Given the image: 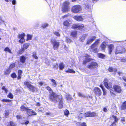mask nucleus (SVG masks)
<instances>
[{
    "label": "nucleus",
    "instance_id": "nucleus-43",
    "mask_svg": "<svg viewBox=\"0 0 126 126\" xmlns=\"http://www.w3.org/2000/svg\"><path fill=\"white\" fill-rule=\"evenodd\" d=\"M53 33L56 36L58 37H59L60 36V34L59 33L57 32H53Z\"/></svg>",
    "mask_w": 126,
    "mask_h": 126
},
{
    "label": "nucleus",
    "instance_id": "nucleus-39",
    "mask_svg": "<svg viewBox=\"0 0 126 126\" xmlns=\"http://www.w3.org/2000/svg\"><path fill=\"white\" fill-rule=\"evenodd\" d=\"M73 29H78V24H73L72 27Z\"/></svg>",
    "mask_w": 126,
    "mask_h": 126
},
{
    "label": "nucleus",
    "instance_id": "nucleus-14",
    "mask_svg": "<svg viewBox=\"0 0 126 126\" xmlns=\"http://www.w3.org/2000/svg\"><path fill=\"white\" fill-rule=\"evenodd\" d=\"M85 60L83 62V64H86L87 62H89L91 60V59L89 58L88 56H84Z\"/></svg>",
    "mask_w": 126,
    "mask_h": 126
},
{
    "label": "nucleus",
    "instance_id": "nucleus-15",
    "mask_svg": "<svg viewBox=\"0 0 126 126\" xmlns=\"http://www.w3.org/2000/svg\"><path fill=\"white\" fill-rule=\"evenodd\" d=\"M27 58L24 56H22L20 57V61L22 63H24L25 62V60Z\"/></svg>",
    "mask_w": 126,
    "mask_h": 126
},
{
    "label": "nucleus",
    "instance_id": "nucleus-46",
    "mask_svg": "<svg viewBox=\"0 0 126 126\" xmlns=\"http://www.w3.org/2000/svg\"><path fill=\"white\" fill-rule=\"evenodd\" d=\"M78 96L79 97H85L84 95L82 94V93L79 92L78 93Z\"/></svg>",
    "mask_w": 126,
    "mask_h": 126
},
{
    "label": "nucleus",
    "instance_id": "nucleus-42",
    "mask_svg": "<svg viewBox=\"0 0 126 126\" xmlns=\"http://www.w3.org/2000/svg\"><path fill=\"white\" fill-rule=\"evenodd\" d=\"M96 115V114L94 112H90V117H93Z\"/></svg>",
    "mask_w": 126,
    "mask_h": 126
},
{
    "label": "nucleus",
    "instance_id": "nucleus-52",
    "mask_svg": "<svg viewBox=\"0 0 126 126\" xmlns=\"http://www.w3.org/2000/svg\"><path fill=\"white\" fill-rule=\"evenodd\" d=\"M94 52L96 53L98 51V50L97 47L94 48V49H92Z\"/></svg>",
    "mask_w": 126,
    "mask_h": 126
},
{
    "label": "nucleus",
    "instance_id": "nucleus-6",
    "mask_svg": "<svg viewBox=\"0 0 126 126\" xmlns=\"http://www.w3.org/2000/svg\"><path fill=\"white\" fill-rule=\"evenodd\" d=\"M69 2L67 1H66L63 3V12H66L69 9Z\"/></svg>",
    "mask_w": 126,
    "mask_h": 126
},
{
    "label": "nucleus",
    "instance_id": "nucleus-9",
    "mask_svg": "<svg viewBox=\"0 0 126 126\" xmlns=\"http://www.w3.org/2000/svg\"><path fill=\"white\" fill-rule=\"evenodd\" d=\"M108 81L107 79H105L104 82V85L105 87L108 89H110L112 88V83L110 82L109 83H108Z\"/></svg>",
    "mask_w": 126,
    "mask_h": 126
},
{
    "label": "nucleus",
    "instance_id": "nucleus-33",
    "mask_svg": "<svg viewBox=\"0 0 126 126\" xmlns=\"http://www.w3.org/2000/svg\"><path fill=\"white\" fill-rule=\"evenodd\" d=\"M32 57H33L36 59H38V57L36 55V53L35 52H34L33 53Z\"/></svg>",
    "mask_w": 126,
    "mask_h": 126
},
{
    "label": "nucleus",
    "instance_id": "nucleus-53",
    "mask_svg": "<svg viewBox=\"0 0 126 126\" xmlns=\"http://www.w3.org/2000/svg\"><path fill=\"white\" fill-rule=\"evenodd\" d=\"M59 68L60 70H62L63 69V64L62 63H61L60 64Z\"/></svg>",
    "mask_w": 126,
    "mask_h": 126
},
{
    "label": "nucleus",
    "instance_id": "nucleus-57",
    "mask_svg": "<svg viewBox=\"0 0 126 126\" xmlns=\"http://www.w3.org/2000/svg\"><path fill=\"white\" fill-rule=\"evenodd\" d=\"M48 25L47 23H45L42 25V27L43 28H45L48 26Z\"/></svg>",
    "mask_w": 126,
    "mask_h": 126
},
{
    "label": "nucleus",
    "instance_id": "nucleus-38",
    "mask_svg": "<svg viewBox=\"0 0 126 126\" xmlns=\"http://www.w3.org/2000/svg\"><path fill=\"white\" fill-rule=\"evenodd\" d=\"M85 35H83V36L81 37L80 39V41L82 42H83L85 38Z\"/></svg>",
    "mask_w": 126,
    "mask_h": 126
},
{
    "label": "nucleus",
    "instance_id": "nucleus-64",
    "mask_svg": "<svg viewBox=\"0 0 126 126\" xmlns=\"http://www.w3.org/2000/svg\"><path fill=\"white\" fill-rule=\"evenodd\" d=\"M58 66V65L57 64H55L54 65H53V67L54 68H56Z\"/></svg>",
    "mask_w": 126,
    "mask_h": 126
},
{
    "label": "nucleus",
    "instance_id": "nucleus-25",
    "mask_svg": "<svg viewBox=\"0 0 126 126\" xmlns=\"http://www.w3.org/2000/svg\"><path fill=\"white\" fill-rule=\"evenodd\" d=\"M67 73H75V71H74L73 70L70 69H68L66 71Z\"/></svg>",
    "mask_w": 126,
    "mask_h": 126
},
{
    "label": "nucleus",
    "instance_id": "nucleus-63",
    "mask_svg": "<svg viewBox=\"0 0 126 126\" xmlns=\"http://www.w3.org/2000/svg\"><path fill=\"white\" fill-rule=\"evenodd\" d=\"M110 126H116V124L114 122H113L112 124Z\"/></svg>",
    "mask_w": 126,
    "mask_h": 126
},
{
    "label": "nucleus",
    "instance_id": "nucleus-37",
    "mask_svg": "<svg viewBox=\"0 0 126 126\" xmlns=\"http://www.w3.org/2000/svg\"><path fill=\"white\" fill-rule=\"evenodd\" d=\"M4 51H7L10 53H11V50L8 47H6L4 49Z\"/></svg>",
    "mask_w": 126,
    "mask_h": 126
},
{
    "label": "nucleus",
    "instance_id": "nucleus-13",
    "mask_svg": "<svg viewBox=\"0 0 126 126\" xmlns=\"http://www.w3.org/2000/svg\"><path fill=\"white\" fill-rule=\"evenodd\" d=\"M57 101L59 100V109H61L63 107L62 96V97L60 98L57 97Z\"/></svg>",
    "mask_w": 126,
    "mask_h": 126
},
{
    "label": "nucleus",
    "instance_id": "nucleus-19",
    "mask_svg": "<svg viewBox=\"0 0 126 126\" xmlns=\"http://www.w3.org/2000/svg\"><path fill=\"white\" fill-rule=\"evenodd\" d=\"M65 96V98L66 100L68 101H70L72 99V97H71L70 95L68 94H67Z\"/></svg>",
    "mask_w": 126,
    "mask_h": 126
},
{
    "label": "nucleus",
    "instance_id": "nucleus-5",
    "mask_svg": "<svg viewBox=\"0 0 126 126\" xmlns=\"http://www.w3.org/2000/svg\"><path fill=\"white\" fill-rule=\"evenodd\" d=\"M81 10V6L79 5H75L73 6L72 8V11L74 13H79Z\"/></svg>",
    "mask_w": 126,
    "mask_h": 126
},
{
    "label": "nucleus",
    "instance_id": "nucleus-30",
    "mask_svg": "<svg viewBox=\"0 0 126 126\" xmlns=\"http://www.w3.org/2000/svg\"><path fill=\"white\" fill-rule=\"evenodd\" d=\"M112 117L113 118V119L114 120V122H117L119 120L118 118H117L116 116L112 115Z\"/></svg>",
    "mask_w": 126,
    "mask_h": 126
},
{
    "label": "nucleus",
    "instance_id": "nucleus-31",
    "mask_svg": "<svg viewBox=\"0 0 126 126\" xmlns=\"http://www.w3.org/2000/svg\"><path fill=\"white\" fill-rule=\"evenodd\" d=\"M7 97L11 99H13V98L14 96L11 93H10L7 95Z\"/></svg>",
    "mask_w": 126,
    "mask_h": 126
},
{
    "label": "nucleus",
    "instance_id": "nucleus-28",
    "mask_svg": "<svg viewBox=\"0 0 126 126\" xmlns=\"http://www.w3.org/2000/svg\"><path fill=\"white\" fill-rule=\"evenodd\" d=\"M84 27L83 25L82 24H78V29H83Z\"/></svg>",
    "mask_w": 126,
    "mask_h": 126
},
{
    "label": "nucleus",
    "instance_id": "nucleus-22",
    "mask_svg": "<svg viewBox=\"0 0 126 126\" xmlns=\"http://www.w3.org/2000/svg\"><path fill=\"white\" fill-rule=\"evenodd\" d=\"M28 108V107H26L22 105L21 106L20 109L21 111H27Z\"/></svg>",
    "mask_w": 126,
    "mask_h": 126
},
{
    "label": "nucleus",
    "instance_id": "nucleus-36",
    "mask_svg": "<svg viewBox=\"0 0 126 126\" xmlns=\"http://www.w3.org/2000/svg\"><path fill=\"white\" fill-rule=\"evenodd\" d=\"M24 51L25 50L22 48L18 52V54H21L24 52Z\"/></svg>",
    "mask_w": 126,
    "mask_h": 126
},
{
    "label": "nucleus",
    "instance_id": "nucleus-26",
    "mask_svg": "<svg viewBox=\"0 0 126 126\" xmlns=\"http://www.w3.org/2000/svg\"><path fill=\"white\" fill-rule=\"evenodd\" d=\"M50 80L52 82V85L53 86H55L57 85V83L55 80L53 79H51Z\"/></svg>",
    "mask_w": 126,
    "mask_h": 126
},
{
    "label": "nucleus",
    "instance_id": "nucleus-10",
    "mask_svg": "<svg viewBox=\"0 0 126 126\" xmlns=\"http://www.w3.org/2000/svg\"><path fill=\"white\" fill-rule=\"evenodd\" d=\"M27 113L29 116L32 115H35L37 114L36 112L34 111L29 108L28 110H27Z\"/></svg>",
    "mask_w": 126,
    "mask_h": 126
},
{
    "label": "nucleus",
    "instance_id": "nucleus-20",
    "mask_svg": "<svg viewBox=\"0 0 126 126\" xmlns=\"http://www.w3.org/2000/svg\"><path fill=\"white\" fill-rule=\"evenodd\" d=\"M106 47V43L105 42H103L101 44V49L103 50H104Z\"/></svg>",
    "mask_w": 126,
    "mask_h": 126
},
{
    "label": "nucleus",
    "instance_id": "nucleus-21",
    "mask_svg": "<svg viewBox=\"0 0 126 126\" xmlns=\"http://www.w3.org/2000/svg\"><path fill=\"white\" fill-rule=\"evenodd\" d=\"M77 126H86L85 123L83 122L82 123L78 122L76 123Z\"/></svg>",
    "mask_w": 126,
    "mask_h": 126
},
{
    "label": "nucleus",
    "instance_id": "nucleus-16",
    "mask_svg": "<svg viewBox=\"0 0 126 126\" xmlns=\"http://www.w3.org/2000/svg\"><path fill=\"white\" fill-rule=\"evenodd\" d=\"M108 70L110 72H116L117 70L116 68L112 67H110L108 69Z\"/></svg>",
    "mask_w": 126,
    "mask_h": 126
},
{
    "label": "nucleus",
    "instance_id": "nucleus-47",
    "mask_svg": "<svg viewBox=\"0 0 126 126\" xmlns=\"http://www.w3.org/2000/svg\"><path fill=\"white\" fill-rule=\"evenodd\" d=\"M25 40L24 38H21L20 39L19 41V42L20 43H23L25 42Z\"/></svg>",
    "mask_w": 126,
    "mask_h": 126
},
{
    "label": "nucleus",
    "instance_id": "nucleus-62",
    "mask_svg": "<svg viewBox=\"0 0 126 126\" xmlns=\"http://www.w3.org/2000/svg\"><path fill=\"white\" fill-rule=\"evenodd\" d=\"M43 108H40V109H39L38 110V111H41L42 112L43 111Z\"/></svg>",
    "mask_w": 126,
    "mask_h": 126
},
{
    "label": "nucleus",
    "instance_id": "nucleus-34",
    "mask_svg": "<svg viewBox=\"0 0 126 126\" xmlns=\"http://www.w3.org/2000/svg\"><path fill=\"white\" fill-rule=\"evenodd\" d=\"M65 115L67 117L69 114V111L67 110H66L64 112Z\"/></svg>",
    "mask_w": 126,
    "mask_h": 126
},
{
    "label": "nucleus",
    "instance_id": "nucleus-35",
    "mask_svg": "<svg viewBox=\"0 0 126 126\" xmlns=\"http://www.w3.org/2000/svg\"><path fill=\"white\" fill-rule=\"evenodd\" d=\"M1 101L3 102H10L11 101V100H9V99H3Z\"/></svg>",
    "mask_w": 126,
    "mask_h": 126
},
{
    "label": "nucleus",
    "instance_id": "nucleus-12",
    "mask_svg": "<svg viewBox=\"0 0 126 126\" xmlns=\"http://www.w3.org/2000/svg\"><path fill=\"white\" fill-rule=\"evenodd\" d=\"M96 38V37L94 36H93L89 38L87 40L86 44L89 45L91 44Z\"/></svg>",
    "mask_w": 126,
    "mask_h": 126
},
{
    "label": "nucleus",
    "instance_id": "nucleus-59",
    "mask_svg": "<svg viewBox=\"0 0 126 126\" xmlns=\"http://www.w3.org/2000/svg\"><path fill=\"white\" fill-rule=\"evenodd\" d=\"M18 73L19 75H21L22 73V71L21 70H19L18 71Z\"/></svg>",
    "mask_w": 126,
    "mask_h": 126
},
{
    "label": "nucleus",
    "instance_id": "nucleus-50",
    "mask_svg": "<svg viewBox=\"0 0 126 126\" xmlns=\"http://www.w3.org/2000/svg\"><path fill=\"white\" fill-rule=\"evenodd\" d=\"M85 116L86 117H90V112H88L86 113H85Z\"/></svg>",
    "mask_w": 126,
    "mask_h": 126
},
{
    "label": "nucleus",
    "instance_id": "nucleus-4",
    "mask_svg": "<svg viewBox=\"0 0 126 126\" xmlns=\"http://www.w3.org/2000/svg\"><path fill=\"white\" fill-rule=\"evenodd\" d=\"M50 42L53 45V49L54 50H57L59 46V42L53 39H51Z\"/></svg>",
    "mask_w": 126,
    "mask_h": 126
},
{
    "label": "nucleus",
    "instance_id": "nucleus-49",
    "mask_svg": "<svg viewBox=\"0 0 126 126\" xmlns=\"http://www.w3.org/2000/svg\"><path fill=\"white\" fill-rule=\"evenodd\" d=\"M97 46L94 45H93V44L91 46V48L92 49H94V48L97 47Z\"/></svg>",
    "mask_w": 126,
    "mask_h": 126
},
{
    "label": "nucleus",
    "instance_id": "nucleus-17",
    "mask_svg": "<svg viewBox=\"0 0 126 126\" xmlns=\"http://www.w3.org/2000/svg\"><path fill=\"white\" fill-rule=\"evenodd\" d=\"M74 19L77 21H82L83 20L82 17L81 16H76L74 17Z\"/></svg>",
    "mask_w": 126,
    "mask_h": 126
},
{
    "label": "nucleus",
    "instance_id": "nucleus-54",
    "mask_svg": "<svg viewBox=\"0 0 126 126\" xmlns=\"http://www.w3.org/2000/svg\"><path fill=\"white\" fill-rule=\"evenodd\" d=\"M10 126H15V124L12 121H10Z\"/></svg>",
    "mask_w": 126,
    "mask_h": 126
},
{
    "label": "nucleus",
    "instance_id": "nucleus-2",
    "mask_svg": "<svg viewBox=\"0 0 126 126\" xmlns=\"http://www.w3.org/2000/svg\"><path fill=\"white\" fill-rule=\"evenodd\" d=\"M31 83L30 82L25 81L24 82V85L27 86L30 91L33 92L37 90V88L31 85Z\"/></svg>",
    "mask_w": 126,
    "mask_h": 126
},
{
    "label": "nucleus",
    "instance_id": "nucleus-3",
    "mask_svg": "<svg viewBox=\"0 0 126 126\" xmlns=\"http://www.w3.org/2000/svg\"><path fill=\"white\" fill-rule=\"evenodd\" d=\"M125 48L120 46H117L115 49V54H116L119 53H123L125 51Z\"/></svg>",
    "mask_w": 126,
    "mask_h": 126
},
{
    "label": "nucleus",
    "instance_id": "nucleus-7",
    "mask_svg": "<svg viewBox=\"0 0 126 126\" xmlns=\"http://www.w3.org/2000/svg\"><path fill=\"white\" fill-rule=\"evenodd\" d=\"M113 88L115 91L118 93H120L122 91L121 88L119 85H114L113 86Z\"/></svg>",
    "mask_w": 126,
    "mask_h": 126
},
{
    "label": "nucleus",
    "instance_id": "nucleus-8",
    "mask_svg": "<svg viewBox=\"0 0 126 126\" xmlns=\"http://www.w3.org/2000/svg\"><path fill=\"white\" fill-rule=\"evenodd\" d=\"M88 68L92 69L96 68L97 66V64L95 62H93L91 63L90 64L87 66Z\"/></svg>",
    "mask_w": 126,
    "mask_h": 126
},
{
    "label": "nucleus",
    "instance_id": "nucleus-24",
    "mask_svg": "<svg viewBox=\"0 0 126 126\" xmlns=\"http://www.w3.org/2000/svg\"><path fill=\"white\" fill-rule=\"evenodd\" d=\"M121 108L122 109L126 110V101L124 102L122 105Z\"/></svg>",
    "mask_w": 126,
    "mask_h": 126
},
{
    "label": "nucleus",
    "instance_id": "nucleus-27",
    "mask_svg": "<svg viewBox=\"0 0 126 126\" xmlns=\"http://www.w3.org/2000/svg\"><path fill=\"white\" fill-rule=\"evenodd\" d=\"M77 34V32L76 31L72 32L71 33V35L73 37H75Z\"/></svg>",
    "mask_w": 126,
    "mask_h": 126
},
{
    "label": "nucleus",
    "instance_id": "nucleus-41",
    "mask_svg": "<svg viewBox=\"0 0 126 126\" xmlns=\"http://www.w3.org/2000/svg\"><path fill=\"white\" fill-rule=\"evenodd\" d=\"M100 40L99 39H98L93 44V45H95L96 46H97L98 45V44L99 43V42L100 41Z\"/></svg>",
    "mask_w": 126,
    "mask_h": 126
},
{
    "label": "nucleus",
    "instance_id": "nucleus-51",
    "mask_svg": "<svg viewBox=\"0 0 126 126\" xmlns=\"http://www.w3.org/2000/svg\"><path fill=\"white\" fill-rule=\"evenodd\" d=\"M11 77L13 78H16V75L15 73H13L11 75Z\"/></svg>",
    "mask_w": 126,
    "mask_h": 126
},
{
    "label": "nucleus",
    "instance_id": "nucleus-32",
    "mask_svg": "<svg viewBox=\"0 0 126 126\" xmlns=\"http://www.w3.org/2000/svg\"><path fill=\"white\" fill-rule=\"evenodd\" d=\"M70 24V23H69L68 21H65L63 22V25L66 26H69Z\"/></svg>",
    "mask_w": 126,
    "mask_h": 126
},
{
    "label": "nucleus",
    "instance_id": "nucleus-58",
    "mask_svg": "<svg viewBox=\"0 0 126 126\" xmlns=\"http://www.w3.org/2000/svg\"><path fill=\"white\" fill-rule=\"evenodd\" d=\"M102 90L103 92V95H106V92L105 90V89H103Z\"/></svg>",
    "mask_w": 126,
    "mask_h": 126
},
{
    "label": "nucleus",
    "instance_id": "nucleus-61",
    "mask_svg": "<svg viewBox=\"0 0 126 126\" xmlns=\"http://www.w3.org/2000/svg\"><path fill=\"white\" fill-rule=\"evenodd\" d=\"M103 110L105 112H106L108 111V110L106 108V107H105L103 109Z\"/></svg>",
    "mask_w": 126,
    "mask_h": 126
},
{
    "label": "nucleus",
    "instance_id": "nucleus-11",
    "mask_svg": "<svg viewBox=\"0 0 126 126\" xmlns=\"http://www.w3.org/2000/svg\"><path fill=\"white\" fill-rule=\"evenodd\" d=\"M95 93L97 96H100L102 94V92L100 88L98 87H95L94 89Z\"/></svg>",
    "mask_w": 126,
    "mask_h": 126
},
{
    "label": "nucleus",
    "instance_id": "nucleus-29",
    "mask_svg": "<svg viewBox=\"0 0 126 126\" xmlns=\"http://www.w3.org/2000/svg\"><path fill=\"white\" fill-rule=\"evenodd\" d=\"M25 36V34L24 33L21 34H19L18 35V38L19 39L23 38H24Z\"/></svg>",
    "mask_w": 126,
    "mask_h": 126
},
{
    "label": "nucleus",
    "instance_id": "nucleus-60",
    "mask_svg": "<svg viewBox=\"0 0 126 126\" xmlns=\"http://www.w3.org/2000/svg\"><path fill=\"white\" fill-rule=\"evenodd\" d=\"M66 41L67 43H70L71 42V40L69 38H68L66 39Z\"/></svg>",
    "mask_w": 126,
    "mask_h": 126
},
{
    "label": "nucleus",
    "instance_id": "nucleus-48",
    "mask_svg": "<svg viewBox=\"0 0 126 126\" xmlns=\"http://www.w3.org/2000/svg\"><path fill=\"white\" fill-rule=\"evenodd\" d=\"M32 36L31 35L28 34L27 35V39L28 40H30L32 39Z\"/></svg>",
    "mask_w": 126,
    "mask_h": 126
},
{
    "label": "nucleus",
    "instance_id": "nucleus-45",
    "mask_svg": "<svg viewBox=\"0 0 126 126\" xmlns=\"http://www.w3.org/2000/svg\"><path fill=\"white\" fill-rule=\"evenodd\" d=\"M121 122H122L124 124H125L126 123L125 122V118L124 117H123L121 118Z\"/></svg>",
    "mask_w": 126,
    "mask_h": 126
},
{
    "label": "nucleus",
    "instance_id": "nucleus-56",
    "mask_svg": "<svg viewBox=\"0 0 126 126\" xmlns=\"http://www.w3.org/2000/svg\"><path fill=\"white\" fill-rule=\"evenodd\" d=\"M15 65V63H13L11 64L10 66V68H14Z\"/></svg>",
    "mask_w": 126,
    "mask_h": 126
},
{
    "label": "nucleus",
    "instance_id": "nucleus-1",
    "mask_svg": "<svg viewBox=\"0 0 126 126\" xmlns=\"http://www.w3.org/2000/svg\"><path fill=\"white\" fill-rule=\"evenodd\" d=\"M46 88L49 92L50 94L49 98L51 101L56 102H57V97L59 98L62 97V95H58L55 93L53 92L51 88L49 86L46 87Z\"/></svg>",
    "mask_w": 126,
    "mask_h": 126
},
{
    "label": "nucleus",
    "instance_id": "nucleus-18",
    "mask_svg": "<svg viewBox=\"0 0 126 126\" xmlns=\"http://www.w3.org/2000/svg\"><path fill=\"white\" fill-rule=\"evenodd\" d=\"M113 45L112 44H110L109 46V51L110 54L111 53L113 48Z\"/></svg>",
    "mask_w": 126,
    "mask_h": 126
},
{
    "label": "nucleus",
    "instance_id": "nucleus-55",
    "mask_svg": "<svg viewBox=\"0 0 126 126\" xmlns=\"http://www.w3.org/2000/svg\"><path fill=\"white\" fill-rule=\"evenodd\" d=\"M9 114V111L7 110L6 111L5 113V117H7L8 116Z\"/></svg>",
    "mask_w": 126,
    "mask_h": 126
},
{
    "label": "nucleus",
    "instance_id": "nucleus-44",
    "mask_svg": "<svg viewBox=\"0 0 126 126\" xmlns=\"http://www.w3.org/2000/svg\"><path fill=\"white\" fill-rule=\"evenodd\" d=\"M10 69H9L6 70V71H5V73L6 74H8L10 73Z\"/></svg>",
    "mask_w": 126,
    "mask_h": 126
},
{
    "label": "nucleus",
    "instance_id": "nucleus-23",
    "mask_svg": "<svg viewBox=\"0 0 126 126\" xmlns=\"http://www.w3.org/2000/svg\"><path fill=\"white\" fill-rule=\"evenodd\" d=\"M29 45L28 43H25L24 44L22 48L24 50L27 49L29 46Z\"/></svg>",
    "mask_w": 126,
    "mask_h": 126
},
{
    "label": "nucleus",
    "instance_id": "nucleus-40",
    "mask_svg": "<svg viewBox=\"0 0 126 126\" xmlns=\"http://www.w3.org/2000/svg\"><path fill=\"white\" fill-rule=\"evenodd\" d=\"M98 56L100 58H103L105 57V56L102 54H98Z\"/></svg>",
    "mask_w": 126,
    "mask_h": 126
}]
</instances>
